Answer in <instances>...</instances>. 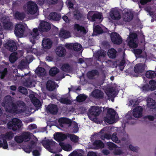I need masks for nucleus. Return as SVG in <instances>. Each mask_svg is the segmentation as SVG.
<instances>
[{
    "mask_svg": "<svg viewBox=\"0 0 156 156\" xmlns=\"http://www.w3.org/2000/svg\"><path fill=\"white\" fill-rule=\"evenodd\" d=\"M6 112L9 113L20 114L26 111V108L25 103L22 101H17L16 103L13 102L11 98H4L1 103Z\"/></svg>",
    "mask_w": 156,
    "mask_h": 156,
    "instance_id": "nucleus-1",
    "label": "nucleus"
},
{
    "mask_svg": "<svg viewBox=\"0 0 156 156\" xmlns=\"http://www.w3.org/2000/svg\"><path fill=\"white\" fill-rule=\"evenodd\" d=\"M51 27V25L49 23L43 21L40 23L38 27L35 28L33 30L32 32H30L29 34V39L30 41L33 44H35L36 40L38 39L39 37V32H47L49 30Z\"/></svg>",
    "mask_w": 156,
    "mask_h": 156,
    "instance_id": "nucleus-2",
    "label": "nucleus"
},
{
    "mask_svg": "<svg viewBox=\"0 0 156 156\" xmlns=\"http://www.w3.org/2000/svg\"><path fill=\"white\" fill-rule=\"evenodd\" d=\"M9 128L16 131L20 128L22 125L21 120L17 118L13 119L11 121L8 123Z\"/></svg>",
    "mask_w": 156,
    "mask_h": 156,
    "instance_id": "nucleus-3",
    "label": "nucleus"
},
{
    "mask_svg": "<svg viewBox=\"0 0 156 156\" xmlns=\"http://www.w3.org/2000/svg\"><path fill=\"white\" fill-rule=\"evenodd\" d=\"M137 34L135 33H132L129 35L127 38L128 44L130 48H136L138 46V44L136 43L135 39L137 38Z\"/></svg>",
    "mask_w": 156,
    "mask_h": 156,
    "instance_id": "nucleus-4",
    "label": "nucleus"
},
{
    "mask_svg": "<svg viewBox=\"0 0 156 156\" xmlns=\"http://www.w3.org/2000/svg\"><path fill=\"white\" fill-rule=\"evenodd\" d=\"M41 143L43 146L49 151L58 145V144L55 142L51 140H43Z\"/></svg>",
    "mask_w": 156,
    "mask_h": 156,
    "instance_id": "nucleus-5",
    "label": "nucleus"
},
{
    "mask_svg": "<svg viewBox=\"0 0 156 156\" xmlns=\"http://www.w3.org/2000/svg\"><path fill=\"white\" fill-rule=\"evenodd\" d=\"M116 112L112 108H109L107 110V115L104 118L105 121L107 123H111L115 120Z\"/></svg>",
    "mask_w": 156,
    "mask_h": 156,
    "instance_id": "nucleus-6",
    "label": "nucleus"
},
{
    "mask_svg": "<svg viewBox=\"0 0 156 156\" xmlns=\"http://www.w3.org/2000/svg\"><path fill=\"white\" fill-rule=\"evenodd\" d=\"M4 46L6 48L11 52L16 51L17 49L16 42L12 40H7Z\"/></svg>",
    "mask_w": 156,
    "mask_h": 156,
    "instance_id": "nucleus-7",
    "label": "nucleus"
},
{
    "mask_svg": "<svg viewBox=\"0 0 156 156\" xmlns=\"http://www.w3.org/2000/svg\"><path fill=\"white\" fill-rule=\"evenodd\" d=\"M38 6L35 3L29 1L27 3V11L28 14H34L37 11Z\"/></svg>",
    "mask_w": 156,
    "mask_h": 156,
    "instance_id": "nucleus-8",
    "label": "nucleus"
},
{
    "mask_svg": "<svg viewBox=\"0 0 156 156\" xmlns=\"http://www.w3.org/2000/svg\"><path fill=\"white\" fill-rule=\"evenodd\" d=\"M25 29V27L23 24L20 23L17 24L14 30V34L17 37H22L23 36Z\"/></svg>",
    "mask_w": 156,
    "mask_h": 156,
    "instance_id": "nucleus-9",
    "label": "nucleus"
},
{
    "mask_svg": "<svg viewBox=\"0 0 156 156\" xmlns=\"http://www.w3.org/2000/svg\"><path fill=\"white\" fill-rule=\"evenodd\" d=\"M94 12V11H93L89 12L87 15V18L92 22L95 21L97 19L100 20L102 16V13L98 12L93 14Z\"/></svg>",
    "mask_w": 156,
    "mask_h": 156,
    "instance_id": "nucleus-10",
    "label": "nucleus"
},
{
    "mask_svg": "<svg viewBox=\"0 0 156 156\" xmlns=\"http://www.w3.org/2000/svg\"><path fill=\"white\" fill-rule=\"evenodd\" d=\"M111 40L112 43L117 45L121 44L122 39L121 36L116 32H112L110 34Z\"/></svg>",
    "mask_w": 156,
    "mask_h": 156,
    "instance_id": "nucleus-11",
    "label": "nucleus"
},
{
    "mask_svg": "<svg viewBox=\"0 0 156 156\" xmlns=\"http://www.w3.org/2000/svg\"><path fill=\"white\" fill-rule=\"evenodd\" d=\"M101 111V108L98 106H92L89 109L88 113L95 117L98 116Z\"/></svg>",
    "mask_w": 156,
    "mask_h": 156,
    "instance_id": "nucleus-12",
    "label": "nucleus"
},
{
    "mask_svg": "<svg viewBox=\"0 0 156 156\" xmlns=\"http://www.w3.org/2000/svg\"><path fill=\"white\" fill-rule=\"evenodd\" d=\"M146 68V66L145 63H139L135 66L134 71L136 73H142L145 72Z\"/></svg>",
    "mask_w": 156,
    "mask_h": 156,
    "instance_id": "nucleus-13",
    "label": "nucleus"
},
{
    "mask_svg": "<svg viewBox=\"0 0 156 156\" xmlns=\"http://www.w3.org/2000/svg\"><path fill=\"white\" fill-rule=\"evenodd\" d=\"M54 139L58 142H61L66 139L67 134H64L61 132L56 133L54 135Z\"/></svg>",
    "mask_w": 156,
    "mask_h": 156,
    "instance_id": "nucleus-14",
    "label": "nucleus"
},
{
    "mask_svg": "<svg viewBox=\"0 0 156 156\" xmlns=\"http://www.w3.org/2000/svg\"><path fill=\"white\" fill-rule=\"evenodd\" d=\"M91 96L96 99L100 100L104 97V93L103 91L99 89L94 90L91 92Z\"/></svg>",
    "mask_w": 156,
    "mask_h": 156,
    "instance_id": "nucleus-15",
    "label": "nucleus"
},
{
    "mask_svg": "<svg viewBox=\"0 0 156 156\" xmlns=\"http://www.w3.org/2000/svg\"><path fill=\"white\" fill-rule=\"evenodd\" d=\"M59 126L62 127H63L65 124L68 125V126H70L72 124V121L70 119L66 117L60 118L58 120Z\"/></svg>",
    "mask_w": 156,
    "mask_h": 156,
    "instance_id": "nucleus-16",
    "label": "nucleus"
},
{
    "mask_svg": "<svg viewBox=\"0 0 156 156\" xmlns=\"http://www.w3.org/2000/svg\"><path fill=\"white\" fill-rule=\"evenodd\" d=\"M142 108L140 106H138L133 109V114L134 117L139 118L142 115Z\"/></svg>",
    "mask_w": 156,
    "mask_h": 156,
    "instance_id": "nucleus-17",
    "label": "nucleus"
},
{
    "mask_svg": "<svg viewBox=\"0 0 156 156\" xmlns=\"http://www.w3.org/2000/svg\"><path fill=\"white\" fill-rule=\"evenodd\" d=\"M110 16L111 18L114 20H118L121 17L119 11L115 9L111 10L110 12Z\"/></svg>",
    "mask_w": 156,
    "mask_h": 156,
    "instance_id": "nucleus-18",
    "label": "nucleus"
},
{
    "mask_svg": "<svg viewBox=\"0 0 156 156\" xmlns=\"http://www.w3.org/2000/svg\"><path fill=\"white\" fill-rule=\"evenodd\" d=\"M106 55V52L103 50H99L94 53V57L98 61H101V58H104Z\"/></svg>",
    "mask_w": 156,
    "mask_h": 156,
    "instance_id": "nucleus-19",
    "label": "nucleus"
},
{
    "mask_svg": "<svg viewBox=\"0 0 156 156\" xmlns=\"http://www.w3.org/2000/svg\"><path fill=\"white\" fill-rule=\"evenodd\" d=\"M56 53L58 56L62 57L66 55V51L63 47L59 46L56 48Z\"/></svg>",
    "mask_w": 156,
    "mask_h": 156,
    "instance_id": "nucleus-20",
    "label": "nucleus"
},
{
    "mask_svg": "<svg viewBox=\"0 0 156 156\" xmlns=\"http://www.w3.org/2000/svg\"><path fill=\"white\" fill-rule=\"evenodd\" d=\"M47 109L51 114L53 115L56 114L58 111L57 106L54 104L48 105Z\"/></svg>",
    "mask_w": 156,
    "mask_h": 156,
    "instance_id": "nucleus-21",
    "label": "nucleus"
},
{
    "mask_svg": "<svg viewBox=\"0 0 156 156\" xmlns=\"http://www.w3.org/2000/svg\"><path fill=\"white\" fill-rule=\"evenodd\" d=\"M52 42L48 38L44 39L42 41V46L45 49H48L51 46Z\"/></svg>",
    "mask_w": 156,
    "mask_h": 156,
    "instance_id": "nucleus-22",
    "label": "nucleus"
},
{
    "mask_svg": "<svg viewBox=\"0 0 156 156\" xmlns=\"http://www.w3.org/2000/svg\"><path fill=\"white\" fill-rule=\"evenodd\" d=\"M55 83L54 81L49 80L47 82L46 88L49 91H52L55 88Z\"/></svg>",
    "mask_w": 156,
    "mask_h": 156,
    "instance_id": "nucleus-23",
    "label": "nucleus"
},
{
    "mask_svg": "<svg viewBox=\"0 0 156 156\" xmlns=\"http://www.w3.org/2000/svg\"><path fill=\"white\" fill-rule=\"evenodd\" d=\"M3 26L5 30H11L12 29L13 27V23L10 20H5L3 23Z\"/></svg>",
    "mask_w": 156,
    "mask_h": 156,
    "instance_id": "nucleus-24",
    "label": "nucleus"
},
{
    "mask_svg": "<svg viewBox=\"0 0 156 156\" xmlns=\"http://www.w3.org/2000/svg\"><path fill=\"white\" fill-rule=\"evenodd\" d=\"M49 17L50 20L57 21L60 20L61 19V16L57 12H53L50 13Z\"/></svg>",
    "mask_w": 156,
    "mask_h": 156,
    "instance_id": "nucleus-25",
    "label": "nucleus"
},
{
    "mask_svg": "<svg viewBox=\"0 0 156 156\" xmlns=\"http://www.w3.org/2000/svg\"><path fill=\"white\" fill-rule=\"evenodd\" d=\"M147 106L151 109H154L156 108V104L154 100L149 98L147 100Z\"/></svg>",
    "mask_w": 156,
    "mask_h": 156,
    "instance_id": "nucleus-26",
    "label": "nucleus"
},
{
    "mask_svg": "<svg viewBox=\"0 0 156 156\" xmlns=\"http://www.w3.org/2000/svg\"><path fill=\"white\" fill-rule=\"evenodd\" d=\"M70 34L68 31L66 30H61L59 34V37L64 39H66L69 37L70 36Z\"/></svg>",
    "mask_w": 156,
    "mask_h": 156,
    "instance_id": "nucleus-27",
    "label": "nucleus"
},
{
    "mask_svg": "<svg viewBox=\"0 0 156 156\" xmlns=\"http://www.w3.org/2000/svg\"><path fill=\"white\" fill-rule=\"evenodd\" d=\"M99 73L97 70H92L88 72L87 76L90 79H93L95 76L98 75Z\"/></svg>",
    "mask_w": 156,
    "mask_h": 156,
    "instance_id": "nucleus-28",
    "label": "nucleus"
},
{
    "mask_svg": "<svg viewBox=\"0 0 156 156\" xmlns=\"http://www.w3.org/2000/svg\"><path fill=\"white\" fill-rule=\"evenodd\" d=\"M61 69L63 71L68 73H70L72 69L70 66L67 63L63 64Z\"/></svg>",
    "mask_w": 156,
    "mask_h": 156,
    "instance_id": "nucleus-29",
    "label": "nucleus"
},
{
    "mask_svg": "<svg viewBox=\"0 0 156 156\" xmlns=\"http://www.w3.org/2000/svg\"><path fill=\"white\" fill-rule=\"evenodd\" d=\"M93 145L97 149H102L104 147V144L101 140H96L93 144Z\"/></svg>",
    "mask_w": 156,
    "mask_h": 156,
    "instance_id": "nucleus-30",
    "label": "nucleus"
},
{
    "mask_svg": "<svg viewBox=\"0 0 156 156\" xmlns=\"http://www.w3.org/2000/svg\"><path fill=\"white\" fill-rule=\"evenodd\" d=\"M31 99V100L34 105L36 107H40L41 105L39 100L34 95Z\"/></svg>",
    "mask_w": 156,
    "mask_h": 156,
    "instance_id": "nucleus-31",
    "label": "nucleus"
},
{
    "mask_svg": "<svg viewBox=\"0 0 156 156\" xmlns=\"http://www.w3.org/2000/svg\"><path fill=\"white\" fill-rule=\"evenodd\" d=\"M74 29L82 32L83 34H86L87 33L85 27L82 26H80L79 24L76 23L74 25Z\"/></svg>",
    "mask_w": 156,
    "mask_h": 156,
    "instance_id": "nucleus-32",
    "label": "nucleus"
},
{
    "mask_svg": "<svg viewBox=\"0 0 156 156\" xmlns=\"http://www.w3.org/2000/svg\"><path fill=\"white\" fill-rule=\"evenodd\" d=\"M31 133L28 132H25L21 134L23 137V141L27 142L30 140L31 138Z\"/></svg>",
    "mask_w": 156,
    "mask_h": 156,
    "instance_id": "nucleus-33",
    "label": "nucleus"
},
{
    "mask_svg": "<svg viewBox=\"0 0 156 156\" xmlns=\"http://www.w3.org/2000/svg\"><path fill=\"white\" fill-rule=\"evenodd\" d=\"M34 81L30 78H27L25 80L24 83L25 86L28 87H35L34 84Z\"/></svg>",
    "mask_w": 156,
    "mask_h": 156,
    "instance_id": "nucleus-34",
    "label": "nucleus"
},
{
    "mask_svg": "<svg viewBox=\"0 0 156 156\" xmlns=\"http://www.w3.org/2000/svg\"><path fill=\"white\" fill-rule=\"evenodd\" d=\"M117 51L114 48H112L108 50V55L110 58H115L116 56Z\"/></svg>",
    "mask_w": 156,
    "mask_h": 156,
    "instance_id": "nucleus-35",
    "label": "nucleus"
},
{
    "mask_svg": "<svg viewBox=\"0 0 156 156\" xmlns=\"http://www.w3.org/2000/svg\"><path fill=\"white\" fill-rule=\"evenodd\" d=\"M67 136L68 137L70 138L71 141L74 143H77L79 141V137L76 135L68 133Z\"/></svg>",
    "mask_w": 156,
    "mask_h": 156,
    "instance_id": "nucleus-36",
    "label": "nucleus"
},
{
    "mask_svg": "<svg viewBox=\"0 0 156 156\" xmlns=\"http://www.w3.org/2000/svg\"><path fill=\"white\" fill-rule=\"evenodd\" d=\"M82 16V14L79 10H76L73 12V17L75 19L77 20H80Z\"/></svg>",
    "mask_w": 156,
    "mask_h": 156,
    "instance_id": "nucleus-37",
    "label": "nucleus"
},
{
    "mask_svg": "<svg viewBox=\"0 0 156 156\" xmlns=\"http://www.w3.org/2000/svg\"><path fill=\"white\" fill-rule=\"evenodd\" d=\"M17 55L16 52H14L10 55L9 57V60L11 63H13L17 60L18 58L16 56Z\"/></svg>",
    "mask_w": 156,
    "mask_h": 156,
    "instance_id": "nucleus-38",
    "label": "nucleus"
},
{
    "mask_svg": "<svg viewBox=\"0 0 156 156\" xmlns=\"http://www.w3.org/2000/svg\"><path fill=\"white\" fill-rule=\"evenodd\" d=\"M8 147L7 141L5 139L2 138L0 140V147L7 149Z\"/></svg>",
    "mask_w": 156,
    "mask_h": 156,
    "instance_id": "nucleus-39",
    "label": "nucleus"
},
{
    "mask_svg": "<svg viewBox=\"0 0 156 156\" xmlns=\"http://www.w3.org/2000/svg\"><path fill=\"white\" fill-rule=\"evenodd\" d=\"M59 69L57 67H53L50 70L49 74L51 76H54L59 73Z\"/></svg>",
    "mask_w": 156,
    "mask_h": 156,
    "instance_id": "nucleus-40",
    "label": "nucleus"
},
{
    "mask_svg": "<svg viewBox=\"0 0 156 156\" xmlns=\"http://www.w3.org/2000/svg\"><path fill=\"white\" fill-rule=\"evenodd\" d=\"M146 77L149 79H153L156 76V73L154 71H148L146 72Z\"/></svg>",
    "mask_w": 156,
    "mask_h": 156,
    "instance_id": "nucleus-41",
    "label": "nucleus"
},
{
    "mask_svg": "<svg viewBox=\"0 0 156 156\" xmlns=\"http://www.w3.org/2000/svg\"><path fill=\"white\" fill-rule=\"evenodd\" d=\"M15 17L17 19L22 20L25 18V15L23 13L16 12L15 14Z\"/></svg>",
    "mask_w": 156,
    "mask_h": 156,
    "instance_id": "nucleus-42",
    "label": "nucleus"
},
{
    "mask_svg": "<svg viewBox=\"0 0 156 156\" xmlns=\"http://www.w3.org/2000/svg\"><path fill=\"white\" fill-rule=\"evenodd\" d=\"M87 98V96L85 95L80 94L76 97V99L78 102H81L85 101Z\"/></svg>",
    "mask_w": 156,
    "mask_h": 156,
    "instance_id": "nucleus-43",
    "label": "nucleus"
},
{
    "mask_svg": "<svg viewBox=\"0 0 156 156\" xmlns=\"http://www.w3.org/2000/svg\"><path fill=\"white\" fill-rule=\"evenodd\" d=\"M36 148L33 151V155L34 156H39L40 155V152L41 151V148L40 146H36Z\"/></svg>",
    "mask_w": 156,
    "mask_h": 156,
    "instance_id": "nucleus-44",
    "label": "nucleus"
},
{
    "mask_svg": "<svg viewBox=\"0 0 156 156\" xmlns=\"http://www.w3.org/2000/svg\"><path fill=\"white\" fill-rule=\"evenodd\" d=\"M34 44H32V45L30 47L29 46L27 48V53L30 52L35 54L37 52V49L32 48V46L34 45Z\"/></svg>",
    "mask_w": 156,
    "mask_h": 156,
    "instance_id": "nucleus-45",
    "label": "nucleus"
},
{
    "mask_svg": "<svg viewBox=\"0 0 156 156\" xmlns=\"http://www.w3.org/2000/svg\"><path fill=\"white\" fill-rule=\"evenodd\" d=\"M14 136V133L10 131L6 133L4 136V137L8 140H10L13 138Z\"/></svg>",
    "mask_w": 156,
    "mask_h": 156,
    "instance_id": "nucleus-46",
    "label": "nucleus"
},
{
    "mask_svg": "<svg viewBox=\"0 0 156 156\" xmlns=\"http://www.w3.org/2000/svg\"><path fill=\"white\" fill-rule=\"evenodd\" d=\"M94 31L98 34H102L103 32V30L99 25H97L95 27L94 29Z\"/></svg>",
    "mask_w": 156,
    "mask_h": 156,
    "instance_id": "nucleus-47",
    "label": "nucleus"
},
{
    "mask_svg": "<svg viewBox=\"0 0 156 156\" xmlns=\"http://www.w3.org/2000/svg\"><path fill=\"white\" fill-rule=\"evenodd\" d=\"M111 139L114 142L119 143H120V140L117 136V133L115 132L112 135H111Z\"/></svg>",
    "mask_w": 156,
    "mask_h": 156,
    "instance_id": "nucleus-48",
    "label": "nucleus"
},
{
    "mask_svg": "<svg viewBox=\"0 0 156 156\" xmlns=\"http://www.w3.org/2000/svg\"><path fill=\"white\" fill-rule=\"evenodd\" d=\"M106 145L108 146V148L110 150H112L114 148H115L117 147V146L111 142H108L106 144Z\"/></svg>",
    "mask_w": 156,
    "mask_h": 156,
    "instance_id": "nucleus-49",
    "label": "nucleus"
},
{
    "mask_svg": "<svg viewBox=\"0 0 156 156\" xmlns=\"http://www.w3.org/2000/svg\"><path fill=\"white\" fill-rule=\"evenodd\" d=\"M14 140L18 143H21L23 142L22 134L19 136H15Z\"/></svg>",
    "mask_w": 156,
    "mask_h": 156,
    "instance_id": "nucleus-50",
    "label": "nucleus"
},
{
    "mask_svg": "<svg viewBox=\"0 0 156 156\" xmlns=\"http://www.w3.org/2000/svg\"><path fill=\"white\" fill-rule=\"evenodd\" d=\"M82 47L81 45L77 43L74 44L73 50L76 51H79L80 50Z\"/></svg>",
    "mask_w": 156,
    "mask_h": 156,
    "instance_id": "nucleus-51",
    "label": "nucleus"
},
{
    "mask_svg": "<svg viewBox=\"0 0 156 156\" xmlns=\"http://www.w3.org/2000/svg\"><path fill=\"white\" fill-rule=\"evenodd\" d=\"M149 84L151 86H150V88L152 89V90H154L156 89V81L154 80H151L149 82Z\"/></svg>",
    "mask_w": 156,
    "mask_h": 156,
    "instance_id": "nucleus-52",
    "label": "nucleus"
},
{
    "mask_svg": "<svg viewBox=\"0 0 156 156\" xmlns=\"http://www.w3.org/2000/svg\"><path fill=\"white\" fill-rule=\"evenodd\" d=\"M126 63V61L125 60H122L119 63L118 65V66L119 67V69L121 71H123L124 69V65Z\"/></svg>",
    "mask_w": 156,
    "mask_h": 156,
    "instance_id": "nucleus-53",
    "label": "nucleus"
},
{
    "mask_svg": "<svg viewBox=\"0 0 156 156\" xmlns=\"http://www.w3.org/2000/svg\"><path fill=\"white\" fill-rule=\"evenodd\" d=\"M123 152L122 150L119 148H115L113 154L115 155H120L123 154Z\"/></svg>",
    "mask_w": 156,
    "mask_h": 156,
    "instance_id": "nucleus-54",
    "label": "nucleus"
},
{
    "mask_svg": "<svg viewBox=\"0 0 156 156\" xmlns=\"http://www.w3.org/2000/svg\"><path fill=\"white\" fill-rule=\"evenodd\" d=\"M23 149L26 153H29L32 150V146L30 145H28L27 146H24L23 147Z\"/></svg>",
    "mask_w": 156,
    "mask_h": 156,
    "instance_id": "nucleus-55",
    "label": "nucleus"
},
{
    "mask_svg": "<svg viewBox=\"0 0 156 156\" xmlns=\"http://www.w3.org/2000/svg\"><path fill=\"white\" fill-rule=\"evenodd\" d=\"M142 90L144 92H147L150 90L152 91V89L150 88V86L148 84H145L142 87Z\"/></svg>",
    "mask_w": 156,
    "mask_h": 156,
    "instance_id": "nucleus-56",
    "label": "nucleus"
},
{
    "mask_svg": "<svg viewBox=\"0 0 156 156\" xmlns=\"http://www.w3.org/2000/svg\"><path fill=\"white\" fill-rule=\"evenodd\" d=\"M8 73L7 69L5 68L4 70L0 72V74H1V78L3 79L5 76L7 75Z\"/></svg>",
    "mask_w": 156,
    "mask_h": 156,
    "instance_id": "nucleus-57",
    "label": "nucleus"
},
{
    "mask_svg": "<svg viewBox=\"0 0 156 156\" xmlns=\"http://www.w3.org/2000/svg\"><path fill=\"white\" fill-rule=\"evenodd\" d=\"M19 91L21 93L26 95L28 94V91L27 89L23 87H19Z\"/></svg>",
    "mask_w": 156,
    "mask_h": 156,
    "instance_id": "nucleus-58",
    "label": "nucleus"
},
{
    "mask_svg": "<svg viewBox=\"0 0 156 156\" xmlns=\"http://www.w3.org/2000/svg\"><path fill=\"white\" fill-rule=\"evenodd\" d=\"M60 102L62 104H69L70 102V101L67 98H61L59 100Z\"/></svg>",
    "mask_w": 156,
    "mask_h": 156,
    "instance_id": "nucleus-59",
    "label": "nucleus"
},
{
    "mask_svg": "<svg viewBox=\"0 0 156 156\" xmlns=\"http://www.w3.org/2000/svg\"><path fill=\"white\" fill-rule=\"evenodd\" d=\"M111 134L105 133L103 135L101 136V138L102 140H104L105 139L109 140L111 139Z\"/></svg>",
    "mask_w": 156,
    "mask_h": 156,
    "instance_id": "nucleus-60",
    "label": "nucleus"
},
{
    "mask_svg": "<svg viewBox=\"0 0 156 156\" xmlns=\"http://www.w3.org/2000/svg\"><path fill=\"white\" fill-rule=\"evenodd\" d=\"M68 156H83V155L80 153H78L76 151H73Z\"/></svg>",
    "mask_w": 156,
    "mask_h": 156,
    "instance_id": "nucleus-61",
    "label": "nucleus"
},
{
    "mask_svg": "<svg viewBox=\"0 0 156 156\" xmlns=\"http://www.w3.org/2000/svg\"><path fill=\"white\" fill-rule=\"evenodd\" d=\"M63 150L67 151H70L72 149V147L71 145L69 144L66 145L64 146Z\"/></svg>",
    "mask_w": 156,
    "mask_h": 156,
    "instance_id": "nucleus-62",
    "label": "nucleus"
},
{
    "mask_svg": "<svg viewBox=\"0 0 156 156\" xmlns=\"http://www.w3.org/2000/svg\"><path fill=\"white\" fill-rule=\"evenodd\" d=\"M47 3L49 5L56 4L58 0H46Z\"/></svg>",
    "mask_w": 156,
    "mask_h": 156,
    "instance_id": "nucleus-63",
    "label": "nucleus"
},
{
    "mask_svg": "<svg viewBox=\"0 0 156 156\" xmlns=\"http://www.w3.org/2000/svg\"><path fill=\"white\" fill-rule=\"evenodd\" d=\"M74 44L72 43H66L65 44L66 47L69 49H73Z\"/></svg>",
    "mask_w": 156,
    "mask_h": 156,
    "instance_id": "nucleus-64",
    "label": "nucleus"
}]
</instances>
